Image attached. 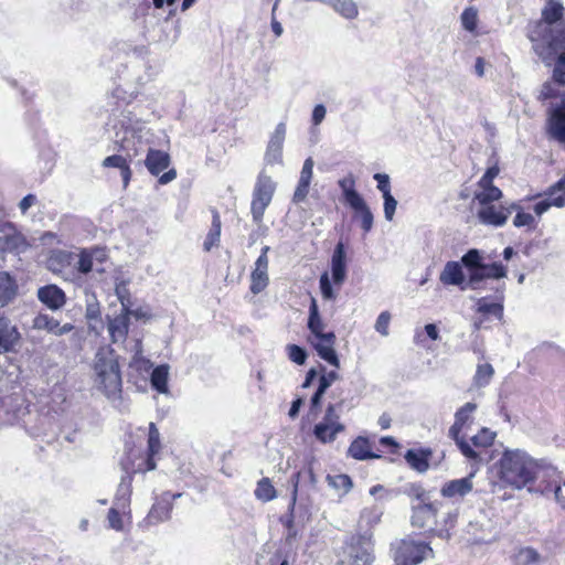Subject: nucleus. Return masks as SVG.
Instances as JSON below:
<instances>
[{
    "instance_id": "nucleus-14",
    "label": "nucleus",
    "mask_w": 565,
    "mask_h": 565,
    "mask_svg": "<svg viewBox=\"0 0 565 565\" xmlns=\"http://www.w3.org/2000/svg\"><path fill=\"white\" fill-rule=\"evenodd\" d=\"M499 174L498 167L489 168L477 183L473 193V201L478 205L493 203L502 198V191L493 185V179Z\"/></svg>"
},
{
    "instance_id": "nucleus-20",
    "label": "nucleus",
    "mask_w": 565,
    "mask_h": 565,
    "mask_svg": "<svg viewBox=\"0 0 565 565\" xmlns=\"http://www.w3.org/2000/svg\"><path fill=\"white\" fill-rule=\"evenodd\" d=\"M32 326L36 330H44L54 335H63L74 329L72 323L61 324L58 320L46 313H39L35 316Z\"/></svg>"
},
{
    "instance_id": "nucleus-53",
    "label": "nucleus",
    "mask_w": 565,
    "mask_h": 565,
    "mask_svg": "<svg viewBox=\"0 0 565 565\" xmlns=\"http://www.w3.org/2000/svg\"><path fill=\"white\" fill-rule=\"evenodd\" d=\"M17 285H0V307L11 302L17 296Z\"/></svg>"
},
{
    "instance_id": "nucleus-1",
    "label": "nucleus",
    "mask_w": 565,
    "mask_h": 565,
    "mask_svg": "<svg viewBox=\"0 0 565 565\" xmlns=\"http://www.w3.org/2000/svg\"><path fill=\"white\" fill-rule=\"evenodd\" d=\"M484 252L477 248L469 249L461 263L448 262L440 273V282H465L463 267L469 277V282H479L484 279H501L505 277V268L497 263H488Z\"/></svg>"
},
{
    "instance_id": "nucleus-9",
    "label": "nucleus",
    "mask_w": 565,
    "mask_h": 565,
    "mask_svg": "<svg viewBox=\"0 0 565 565\" xmlns=\"http://www.w3.org/2000/svg\"><path fill=\"white\" fill-rule=\"evenodd\" d=\"M433 555L431 547L423 541L405 539L399 541L394 550L397 565H417Z\"/></svg>"
},
{
    "instance_id": "nucleus-51",
    "label": "nucleus",
    "mask_w": 565,
    "mask_h": 565,
    "mask_svg": "<svg viewBox=\"0 0 565 565\" xmlns=\"http://www.w3.org/2000/svg\"><path fill=\"white\" fill-rule=\"evenodd\" d=\"M287 355L290 361L298 365H302L306 363L308 354L306 350L297 344H288L286 347Z\"/></svg>"
},
{
    "instance_id": "nucleus-39",
    "label": "nucleus",
    "mask_w": 565,
    "mask_h": 565,
    "mask_svg": "<svg viewBox=\"0 0 565 565\" xmlns=\"http://www.w3.org/2000/svg\"><path fill=\"white\" fill-rule=\"evenodd\" d=\"M131 510L124 512L121 508L113 505L107 514L108 527L117 532L125 530L126 521H130Z\"/></svg>"
},
{
    "instance_id": "nucleus-17",
    "label": "nucleus",
    "mask_w": 565,
    "mask_h": 565,
    "mask_svg": "<svg viewBox=\"0 0 565 565\" xmlns=\"http://www.w3.org/2000/svg\"><path fill=\"white\" fill-rule=\"evenodd\" d=\"M476 471H471L467 477L447 481L440 489L444 498L461 499L469 494L473 489V478Z\"/></svg>"
},
{
    "instance_id": "nucleus-54",
    "label": "nucleus",
    "mask_w": 565,
    "mask_h": 565,
    "mask_svg": "<svg viewBox=\"0 0 565 565\" xmlns=\"http://www.w3.org/2000/svg\"><path fill=\"white\" fill-rule=\"evenodd\" d=\"M390 322H391V315L387 311H383L377 317L374 328L380 334H382L383 337H387L390 333L388 332Z\"/></svg>"
},
{
    "instance_id": "nucleus-56",
    "label": "nucleus",
    "mask_w": 565,
    "mask_h": 565,
    "mask_svg": "<svg viewBox=\"0 0 565 565\" xmlns=\"http://www.w3.org/2000/svg\"><path fill=\"white\" fill-rule=\"evenodd\" d=\"M374 180L377 182V189L382 192L384 195L391 194V184H390V177L385 173H375Z\"/></svg>"
},
{
    "instance_id": "nucleus-35",
    "label": "nucleus",
    "mask_w": 565,
    "mask_h": 565,
    "mask_svg": "<svg viewBox=\"0 0 565 565\" xmlns=\"http://www.w3.org/2000/svg\"><path fill=\"white\" fill-rule=\"evenodd\" d=\"M544 557L533 547L519 548L513 555V565H541Z\"/></svg>"
},
{
    "instance_id": "nucleus-15",
    "label": "nucleus",
    "mask_w": 565,
    "mask_h": 565,
    "mask_svg": "<svg viewBox=\"0 0 565 565\" xmlns=\"http://www.w3.org/2000/svg\"><path fill=\"white\" fill-rule=\"evenodd\" d=\"M510 214V206L495 204V202L479 205V209L477 211V216L482 224L495 227L504 225Z\"/></svg>"
},
{
    "instance_id": "nucleus-38",
    "label": "nucleus",
    "mask_w": 565,
    "mask_h": 565,
    "mask_svg": "<svg viewBox=\"0 0 565 565\" xmlns=\"http://www.w3.org/2000/svg\"><path fill=\"white\" fill-rule=\"evenodd\" d=\"M331 269L334 282H341L345 277V252L342 243L335 246Z\"/></svg>"
},
{
    "instance_id": "nucleus-55",
    "label": "nucleus",
    "mask_w": 565,
    "mask_h": 565,
    "mask_svg": "<svg viewBox=\"0 0 565 565\" xmlns=\"http://www.w3.org/2000/svg\"><path fill=\"white\" fill-rule=\"evenodd\" d=\"M383 199H384V216L387 221H392L394 217L396 207H397V201L395 200V198L392 194L384 195Z\"/></svg>"
},
{
    "instance_id": "nucleus-45",
    "label": "nucleus",
    "mask_w": 565,
    "mask_h": 565,
    "mask_svg": "<svg viewBox=\"0 0 565 565\" xmlns=\"http://www.w3.org/2000/svg\"><path fill=\"white\" fill-rule=\"evenodd\" d=\"M268 250H269V247L265 246L262 249V254L259 255V257L257 258V260L255 263V268L252 273L253 282H266L268 280V275H267V270H268L267 253H268Z\"/></svg>"
},
{
    "instance_id": "nucleus-10",
    "label": "nucleus",
    "mask_w": 565,
    "mask_h": 565,
    "mask_svg": "<svg viewBox=\"0 0 565 565\" xmlns=\"http://www.w3.org/2000/svg\"><path fill=\"white\" fill-rule=\"evenodd\" d=\"M275 189L276 184L270 177L258 175L250 203V213L256 224L262 223L264 213L273 200Z\"/></svg>"
},
{
    "instance_id": "nucleus-52",
    "label": "nucleus",
    "mask_w": 565,
    "mask_h": 565,
    "mask_svg": "<svg viewBox=\"0 0 565 565\" xmlns=\"http://www.w3.org/2000/svg\"><path fill=\"white\" fill-rule=\"evenodd\" d=\"M321 375L319 377V385L318 387L323 388V391L327 392V390L340 379V375L337 371L332 370L327 372L324 366H321Z\"/></svg>"
},
{
    "instance_id": "nucleus-19",
    "label": "nucleus",
    "mask_w": 565,
    "mask_h": 565,
    "mask_svg": "<svg viewBox=\"0 0 565 565\" xmlns=\"http://www.w3.org/2000/svg\"><path fill=\"white\" fill-rule=\"evenodd\" d=\"M75 254L67 250H52L46 260L47 268L56 274H63L67 270L74 271Z\"/></svg>"
},
{
    "instance_id": "nucleus-7",
    "label": "nucleus",
    "mask_w": 565,
    "mask_h": 565,
    "mask_svg": "<svg viewBox=\"0 0 565 565\" xmlns=\"http://www.w3.org/2000/svg\"><path fill=\"white\" fill-rule=\"evenodd\" d=\"M116 131V142L120 149L126 151L127 157L132 158L139 154L142 134L146 129L143 121L130 115H122Z\"/></svg>"
},
{
    "instance_id": "nucleus-44",
    "label": "nucleus",
    "mask_w": 565,
    "mask_h": 565,
    "mask_svg": "<svg viewBox=\"0 0 565 565\" xmlns=\"http://www.w3.org/2000/svg\"><path fill=\"white\" fill-rule=\"evenodd\" d=\"M329 6L344 19L353 20L359 15L358 4L353 0H331Z\"/></svg>"
},
{
    "instance_id": "nucleus-30",
    "label": "nucleus",
    "mask_w": 565,
    "mask_h": 565,
    "mask_svg": "<svg viewBox=\"0 0 565 565\" xmlns=\"http://www.w3.org/2000/svg\"><path fill=\"white\" fill-rule=\"evenodd\" d=\"M495 436H497V434L493 430H491L487 427H483L476 435H473L469 439H467L470 447L473 450H476L479 455L478 459H472L473 461L481 460L480 450L490 447L493 444Z\"/></svg>"
},
{
    "instance_id": "nucleus-42",
    "label": "nucleus",
    "mask_w": 565,
    "mask_h": 565,
    "mask_svg": "<svg viewBox=\"0 0 565 565\" xmlns=\"http://www.w3.org/2000/svg\"><path fill=\"white\" fill-rule=\"evenodd\" d=\"M326 480L329 487L338 492L340 498L347 495L353 488V481L348 475H328Z\"/></svg>"
},
{
    "instance_id": "nucleus-60",
    "label": "nucleus",
    "mask_w": 565,
    "mask_h": 565,
    "mask_svg": "<svg viewBox=\"0 0 565 565\" xmlns=\"http://www.w3.org/2000/svg\"><path fill=\"white\" fill-rule=\"evenodd\" d=\"M324 393H326V391H323V388H320V387L317 388L316 393L312 395L311 401H310L311 411H316L320 407L321 399H322Z\"/></svg>"
},
{
    "instance_id": "nucleus-31",
    "label": "nucleus",
    "mask_w": 565,
    "mask_h": 565,
    "mask_svg": "<svg viewBox=\"0 0 565 565\" xmlns=\"http://www.w3.org/2000/svg\"><path fill=\"white\" fill-rule=\"evenodd\" d=\"M129 319L122 311L117 317L109 319L108 332L114 342L125 341L128 334Z\"/></svg>"
},
{
    "instance_id": "nucleus-6",
    "label": "nucleus",
    "mask_w": 565,
    "mask_h": 565,
    "mask_svg": "<svg viewBox=\"0 0 565 565\" xmlns=\"http://www.w3.org/2000/svg\"><path fill=\"white\" fill-rule=\"evenodd\" d=\"M564 8L561 2L548 0L542 10V20L530 33L532 42L548 44L551 47L565 44Z\"/></svg>"
},
{
    "instance_id": "nucleus-46",
    "label": "nucleus",
    "mask_w": 565,
    "mask_h": 565,
    "mask_svg": "<svg viewBox=\"0 0 565 565\" xmlns=\"http://www.w3.org/2000/svg\"><path fill=\"white\" fill-rule=\"evenodd\" d=\"M494 375V369L490 363H479L473 375V385L478 388L486 387L490 384Z\"/></svg>"
},
{
    "instance_id": "nucleus-12",
    "label": "nucleus",
    "mask_w": 565,
    "mask_h": 565,
    "mask_svg": "<svg viewBox=\"0 0 565 565\" xmlns=\"http://www.w3.org/2000/svg\"><path fill=\"white\" fill-rule=\"evenodd\" d=\"M75 256L74 269L81 274H100L106 271L109 265L107 252L103 247L83 248Z\"/></svg>"
},
{
    "instance_id": "nucleus-5",
    "label": "nucleus",
    "mask_w": 565,
    "mask_h": 565,
    "mask_svg": "<svg viewBox=\"0 0 565 565\" xmlns=\"http://www.w3.org/2000/svg\"><path fill=\"white\" fill-rule=\"evenodd\" d=\"M537 465L525 451L507 449L499 460L500 478L508 484L521 489L534 481Z\"/></svg>"
},
{
    "instance_id": "nucleus-47",
    "label": "nucleus",
    "mask_w": 565,
    "mask_h": 565,
    "mask_svg": "<svg viewBox=\"0 0 565 565\" xmlns=\"http://www.w3.org/2000/svg\"><path fill=\"white\" fill-rule=\"evenodd\" d=\"M254 494L262 502H269L277 497L275 487L269 478H262L256 486Z\"/></svg>"
},
{
    "instance_id": "nucleus-24",
    "label": "nucleus",
    "mask_w": 565,
    "mask_h": 565,
    "mask_svg": "<svg viewBox=\"0 0 565 565\" xmlns=\"http://www.w3.org/2000/svg\"><path fill=\"white\" fill-rule=\"evenodd\" d=\"M436 518V508L431 503H418L413 507L412 524L419 529L430 527Z\"/></svg>"
},
{
    "instance_id": "nucleus-27",
    "label": "nucleus",
    "mask_w": 565,
    "mask_h": 565,
    "mask_svg": "<svg viewBox=\"0 0 565 565\" xmlns=\"http://www.w3.org/2000/svg\"><path fill=\"white\" fill-rule=\"evenodd\" d=\"M160 433L153 423L149 425V436H148V458L146 459V467H138L136 471L145 472L156 469V461L153 459L154 455L160 451Z\"/></svg>"
},
{
    "instance_id": "nucleus-26",
    "label": "nucleus",
    "mask_w": 565,
    "mask_h": 565,
    "mask_svg": "<svg viewBox=\"0 0 565 565\" xmlns=\"http://www.w3.org/2000/svg\"><path fill=\"white\" fill-rule=\"evenodd\" d=\"M170 161L168 152L150 148L145 160V166L152 175H159L170 166Z\"/></svg>"
},
{
    "instance_id": "nucleus-32",
    "label": "nucleus",
    "mask_w": 565,
    "mask_h": 565,
    "mask_svg": "<svg viewBox=\"0 0 565 565\" xmlns=\"http://www.w3.org/2000/svg\"><path fill=\"white\" fill-rule=\"evenodd\" d=\"M548 131L553 138L565 142V106L558 107L552 113Z\"/></svg>"
},
{
    "instance_id": "nucleus-2",
    "label": "nucleus",
    "mask_w": 565,
    "mask_h": 565,
    "mask_svg": "<svg viewBox=\"0 0 565 565\" xmlns=\"http://www.w3.org/2000/svg\"><path fill=\"white\" fill-rule=\"evenodd\" d=\"M384 510L379 504L365 507L360 512L358 529L361 534L352 537L344 548L341 565H370L372 563V530L381 522Z\"/></svg>"
},
{
    "instance_id": "nucleus-11",
    "label": "nucleus",
    "mask_w": 565,
    "mask_h": 565,
    "mask_svg": "<svg viewBox=\"0 0 565 565\" xmlns=\"http://www.w3.org/2000/svg\"><path fill=\"white\" fill-rule=\"evenodd\" d=\"M345 426L341 423L337 405L329 404L324 415L313 427V436L321 444L333 443L338 435L343 433Z\"/></svg>"
},
{
    "instance_id": "nucleus-63",
    "label": "nucleus",
    "mask_w": 565,
    "mask_h": 565,
    "mask_svg": "<svg viewBox=\"0 0 565 565\" xmlns=\"http://www.w3.org/2000/svg\"><path fill=\"white\" fill-rule=\"evenodd\" d=\"M555 499L565 508V481L555 488Z\"/></svg>"
},
{
    "instance_id": "nucleus-49",
    "label": "nucleus",
    "mask_w": 565,
    "mask_h": 565,
    "mask_svg": "<svg viewBox=\"0 0 565 565\" xmlns=\"http://www.w3.org/2000/svg\"><path fill=\"white\" fill-rule=\"evenodd\" d=\"M510 209H511V213L513 211L516 212V215L513 218V225L515 227H524V226H526L529 228L534 227L535 218L532 214L524 212L522 210V207L516 203H512L510 205Z\"/></svg>"
},
{
    "instance_id": "nucleus-22",
    "label": "nucleus",
    "mask_w": 565,
    "mask_h": 565,
    "mask_svg": "<svg viewBox=\"0 0 565 565\" xmlns=\"http://www.w3.org/2000/svg\"><path fill=\"white\" fill-rule=\"evenodd\" d=\"M565 181L561 180L553 186L548 198L535 203L533 210L537 216L545 213L551 206L563 207L565 206Z\"/></svg>"
},
{
    "instance_id": "nucleus-50",
    "label": "nucleus",
    "mask_w": 565,
    "mask_h": 565,
    "mask_svg": "<svg viewBox=\"0 0 565 565\" xmlns=\"http://www.w3.org/2000/svg\"><path fill=\"white\" fill-rule=\"evenodd\" d=\"M460 21L466 31L473 32L477 29L478 10L475 7L466 8L460 15Z\"/></svg>"
},
{
    "instance_id": "nucleus-25",
    "label": "nucleus",
    "mask_w": 565,
    "mask_h": 565,
    "mask_svg": "<svg viewBox=\"0 0 565 565\" xmlns=\"http://www.w3.org/2000/svg\"><path fill=\"white\" fill-rule=\"evenodd\" d=\"M39 299L50 309L56 310L65 303V294L57 285H44L38 291Z\"/></svg>"
},
{
    "instance_id": "nucleus-62",
    "label": "nucleus",
    "mask_w": 565,
    "mask_h": 565,
    "mask_svg": "<svg viewBox=\"0 0 565 565\" xmlns=\"http://www.w3.org/2000/svg\"><path fill=\"white\" fill-rule=\"evenodd\" d=\"M424 330H425V332H426V334H427V337L429 339H431L434 341L439 340V338H440L439 337V331H438V328H437L436 324L428 323V324L425 326Z\"/></svg>"
},
{
    "instance_id": "nucleus-36",
    "label": "nucleus",
    "mask_w": 565,
    "mask_h": 565,
    "mask_svg": "<svg viewBox=\"0 0 565 565\" xmlns=\"http://www.w3.org/2000/svg\"><path fill=\"white\" fill-rule=\"evenodd\" d=\"M430 455L429 450H415L409 449L405 454L404 458L411 468L418 472H425L429 468L428 457Z\"/></svg>"
},
{
    "instance_id": "nucleus-37",
    "label": "nucleus",
    "mask_w": 565,
    "mask_h": 565,
    "mask_svg": "<svg viewBox=\"0 0 565 565\" xmlns=\"http://www.w3.org/2000/svg\"><path fill=\"white\" fill-rule=\"evenodd\" d=\"M348 452L352 458L358 460H366L379 457L371 451V445L364 437H358L354 439L351 443Z\"/></svg>"
},
{
    "instance_id": "nucleus-41",
    "label": "nucleus",
    "mask_w": 565,
    "mask_h": 565,
    "mask_svg": "<svg viewBox=\"0 0 565 565\" xmlns=\"http://www.w3.org/2000/svg\"><path fill=\"white\" fill-rule=\"evenodd\" d=\"M340 189L342 190V194L345 203L350 206L362 200L363 198L355 191V179L353 174H348L342 178L338 182Z\"/></svg>"
},
{
    "instance_id": "nucleus-64",
    "label": "nucleus",
    "mask_w": 565,
    "mask_h": 565,
    "mask_svg": "<svg viewBox=\"0 0 565 565\" xmlns=\"http://www.w3.org/2000/svg\"><path fill=\"white\" fill-rule=\"evenodd\" d=\"M411 495H414L418 501L419 503H426L425 500V491L423 490V488L420 486H412L411 487Z\"/></svg>"
},
{
    "instance_id": "nucleus-23",
    "label": "nucleus",
    "mask_w": 565,
    "mask_h": 565,
    "mask_svg": "<svg viewBox=\"0 0 565 565\" xmlns=\"http://www.w3.org/2000/svg\"><path fill=\"white\" fill-rule=\"evenodd\" d=\"M115 288V295L118 298V300L121 303V311L125 312V315L129 318L130 316L135 317L136 319H146L149 317L148 311L137 308L134 309V302L131 299V296L126 288L127 285H114Z\"/></svg>"
},
{
    "instance_id": "nucleus-40",
    "label": "nucleus",
    "mask_w": 565,
    "mask_h": 565,
    "mask_svg": "<svg viewBox=\"0 0 565 565\" xmlns=\"http://www.w3.org/2000/svg\"><path fill=\"white\" fill-rule=\"evenodd\" d=\"M169 366L161 364L153 369L150 377L151 386L160 394H169Z\"/></svg>"
},
{
    "instance_id": "nucleus-61",
    "label": "nucleus",
    "mask_w": 565,
    "mask_h": 565,
    "mask_svg": "<svg viewBox=\"0 0 565 565\" xmlns=\"http://www.w3.org/2000/svg\"><path fill=\"white\" fill-rule=\"evenodd\" d=\"M35 201L36 198L33 194H28L26 196H24L19 203L21 212L25 213L35 203Z\"/></svg>"
},
{
    "instance_id": "nucleus-28",
    "label": "nucleus",
    "mask_w": 565,
    "mask_h": 565,
    "mask_svg": "<svg viewBox=\"0 0 565 565\" xmlns=\"http://www.w3.org/2000/svg\"><path fill=\"white\" fill-rule=\"evenodd\" d=\"M132 493V475L126 472L125 476L121 477L120 483L118 486L113 505H117L127 512L130 509V498Z\"/></svg>"
},
{
    "instance_id": "nucleus-16",
    "label": "nucleus",
    "mask_w": 565,
    "mask_h": 565,
    "mask_svg": "<svg viewBox=\"0 0 565 565\" xmlns=\"http://www.w3.org/2000/svg\"><path fill=\"white\" fill-rule=\"evenodd\" d=\"M25 238L12 223L0 224V248L4 252L22 253L26 249Z\"/></svg>"
},
{
    "instance_id": "nucleus-13",
    "label": "nucleus",
    "mask_w": 565,
    "mask_h": 565,
    "mask_svg": "<svg viewBox=\"0 0 565 565\" xmlns=\"http://www.w3.org/2000/svg\"><path fill=\"white\" fill-rule=\"evenodd\" d=\"M534 50L546 64L555 61L553 81L558 86H563L565 84V44L551 47L548 44L536 43Z\"/></svg>"
},
{
    "instance_id": "nucleus-21",
    "label": "nucleus",
    "mask_w": 565,
    "mask_h": 565,
    "mask_svg": "<svg viewBox=\"0 0 565 565\" xmlns=\"http://www.w3.org/2000/svg\"><path fill=\"white\" fill-rule=\"evenodd\" d=\"M20 340V333L9 319L0 316V354L10 352Z\"/></svg>"
},
{
    "instance_id": "nucleus-58",
    "label": "nucleus",
    "mask_w": 565,
    "mask_h": 565,
    "mask_svg": "<svg viewBox=\"0 0 565 565\" xmlns=\"http://www.w3.org/2000/svg\"><path fill=\"white\" fill-rule=\"evenodd\" d=\"M313 166H315V162H313L312 158H310V157L307 158L303 162V166H302V169L300 172V178L303 180L311 181L312 174H313Z\"/></svg>"
},
{
    "instance_id": "nucleus-34",
    "label": "nucleus",
    "mask_w": 565,
    "mask_h": 565,
    "mask_svg": "<svg viewBox=\"0 0 565 565\" xmlns=\"http://www.w3.org/2000/svg\"><path fill=\"white\" fill-rule=\"evenodd\" d=\"M172 511V503L169 498H163L160 501H157L147 515V521L150 524H157L159 522L167 521L170 519V514Z\"/></svg>"
},
{
    "instance_id": "nucleus-18",
    "label": "nucleus",
    "mask_w": 565,
    "mask_h": 565,
    "mask_svg": "<svg viewBox=\"0 0 565 565\" xmlns=\"http://www.w3.org/2000/svg\"><path fill=\"white\" fill-rule=\"evenodd\" d=\"M285 136L286 125L284 122H279L271 134L267 145L265 159L268 163L275 164L281 161Z\"/></svg>"
},
{
    "instance_id": "nucleus-48",
    "label": "nucleus",
    "mask_w": 565,
    "mask_h": 565,
    "mask_svg": "<svg viewBox=\"0 0 565 565\" xmlns=\"http://www.w3.org/2000/svg\"><path fill=\"white\" fill-rule=\"evenodd\" d=\"M221 218L217 212L213 213L212 226L206 235L204 241V249L206 252L211 250L212 247L216 246L220 243L221 237Z\"/></svg>"
},
{
    "instance_id": "nucleus-57",
    "label": "nucleus",
    "mask_w": 565,
    "mask_h": 565,
    "mask_svg": "<svg viewBox=\"0 0 565 565\" xmlns=\"http://www.w3.org/2000/svg\"><path fill=\"white\" fill-rule=\"evenodd\" d=\"M326 115H327L326 107L322 104L316 105L312 110V118H311L312 124L315 126L320 125L324 120Z\"/></svg>"
},
{
    "instance_id": "nucleus-33",
    "label": "nucleus",
    "mask_w": 565,
    "mask_h": 565,
    "mask_svg": "<svg viewBox=\"0 0 565 565\" xmlns=\"http://www.w3.org/2000/svg\"><path fill=\"white\" fill-rule=\"evenodd\" d=\"M102 166L104 168L119 169L120 175L122 178L124 188H127L132 173H131L129 163L124 156H120V154L108 156L103 160Z\"/></svg>"
},
{
    "instance_id": "nucleus-8",
    "label": "nucleus",
    "mask_w": 565,
    "mask_h": 565,
    "mask_svg": "<svg viewBox=\"0 0 565 565\" xmlns=\"http://www.w3.org/2000/svg\"><path fill=\"white\" fill-rule=\"evenodd\" d=\"M477 409V404L466 403L455 414V422L449 428V437L452 438L460 449L461 454L468 459H478L479 455L473 450L467 441L465 429L473 422V413Z\"/></svg>"
},
{
    "instance_id": "nucleus-29",
    "label": "nucleus",
    "mask_w": 565,
    "mask_h": 565,
    "mask_svg": "<svg viewBox=\"0 0 565 565\" xmlns=\"http://www.w3.org/2000/svg\"><path fill=\"white\" fill-rule=\"evenodd\" d=\"M476 310L484 316H493L499 320L503 318V298L497 296L494 299L482 297L477 300Z\"/></svg>"
},
{
    "instance_id": "nucleus-4",
    "label": "nucleus",
    "mask_w": 565,
    "mask_h": 565,
    "mask_svg": "<svg viewBox=\"0 0 565 565\" xmlns=\"http://www.w3.org/2000/svg\"><path fill=\"white\" fill-rule=\"evenodd\" d=\"M307 328L309 330L307 341L316 350L319 358L335 369H340V359L335 351V333L328 329V324L320 316L317 300L313 297L310 301Z\"/></svg>"
},
{
    "instance_id": "nucleus-59",
    "label": "nucleus",
    "mask_w": 565,
    "mask_h": 565,
    "mask_svg": "<svg viewBox=\"0 0 565 565\" xmlns=\"http://www.w3.org/2000/svg\"><path fill=\"white\" fill-rule=\"evenodd\" d=\"M308 193H309V185L297 184V188H296L294 196H292V201L295 203H301L306 200Z\"/></svg>"
},
{
    "instance_id": "nucleus-3",
    "label": "nucleus",
    "mask_w": 565,
    "mask_h": 565,
    "mask_svg": "<svg viewBox=\"0 0 565 565\" xmlns=\"http://www.w3.org/2000/svg\"><path fill=\"white\" fill-rule=\"evenodd\" d=\"M94 385L109 401L121 396V373L118 356L109 347L99 348L94 359Z\"/></svg>"
},
{
    "instance_id": "nucleus-43",
    "label": "nucleus",
    "mask_w": 565,
    "mask_h": 565,
    "mask_svg": "<svg viewBox=\"0 0 565 565\" xmlns=\"http://www.w3.org/2000/svg\"><path fill=\"white\" fill-rule=\"evenodd\" d=\"M350 207L354 210L356 217L360 218L362 230L365 233H369L372 230L374 217L364 199L358 201L353 205H350Z\"/></svg>"
}]
</instances>
